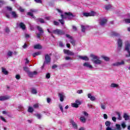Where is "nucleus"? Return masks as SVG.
<instances>
[{
  "label": "nucleus",
  "instance_id": "obj_1",
  "mask_svg": "<svg viewBox=\"0 0 130 130\" xmlns=\"http://www.w3.org/2000/svg\"><path fill=\"white\" fill-rule=\"evenodd\" d=\"M63 15V14L61 15V17L62 19H68L69 20H72V19H73V18H75L76 17L75 15H74V14H73V13H72L71 12H65L64 13Z\"/></svg>",
  "mask_w": 130,
  "mask_h": 130
},
{
  "label": "nucleus",
  "instance_id": "obj_2",
  "mask_svg": "<svg viewBox=\"0 0 130 130\" xmlns=\"http://www.w3.org/2000/svg\"><path fill=\"white\" fill-rule=\"evenodd\" d=\"M51 55V54H46L45 55V61L43 64L42 68H44L45 64H48V63H50V62L51 61V57H50Z\"/></svg>",
  "mask_w": 130,
  "mask_h": 130
},
{
  "label": "nucleus",
  "instance_id": "obj_3",
  "mask_svg": "<svg viewBox=\"0 0 130 130\" xmlns=\"http://www.w3.org/2000/svg\"><path fill=\"white\" fill-rule=\"evenodd\" d=\"M91 57H92V61H93V63H95V64H101V60L98 59V56H95V55L91 54L90 55Z\"/></svg>",
  "mask_w": 130,
  "mask_h": 130
},
{
  "label": "nucleus",
  "instance_id": "obj_4",
  "mask_svg": "<svg viewBox=\"0 0 130 130\" xmlns=\"http://www.w3.org/2000/svg\"><path fill=\"white\" fill-rule=\"evenodd\" d=\"M53 34H56L57 35H64L65 33L63 30L59 29H56L52 31Z\"/></svg>",
  "mask_w": 130,
  "mask_h": 130
},
{
  "label": "nucleus",
  "instance_id": "obj_5",
  "mask_svg": "<svg viewBox=\"0 0 130 130\" xmlns=\"http://www.w3.org/2000/svg\"><path fill=\"white\" fill-rule=\"evenodd\" d=\"M37 28L39 32H40L39 34H37V38L40 39V36H41L42 34H44V31L43 30V29H42L40 26H38Z\"/></svg>",
  "mask_w": 130,
  "mask_h": 130
},
{
  "label": "nucleus",
  "instance_id": "obj_6",
  "mask_svg": "<svg viewBox=\"0 0 130 130\" xmlns=\"http://www.w3.org/2000/svg\"><path fill=\"white\" fill-rule=\"evenodd\" d=\"M130 44L129 43H127L125 45V50L128 53V55L126 54L125 57H130Z\"/></svg>",
  "mask_w": 130,
  "mask_h": 130
},
{
  "label": "nucleus",
  "instance_id": "obj_7",
  "mask_svg": "<svg viewBox=\"0 0 130 130\" xmlns=\"http://www.w3.org/2000/svg\"><path fill=\"white\" fill-rule=\"evenodd\" d=\"M83 15L84 17H94L96 15V13L92 11L89 13L84 12L83 13Z\"/></svg>",
  "mask_w": 130,
  "mask_h": 130
},
{
  "label": "nucleus",
  "instance_id": "obj_8",
  "mask_svg": "<svg viewBox=\"0 0 130 130\" xmlns=\"http://www.w3.org/2000/svg\"><path fill=\"white\" fill-rule=\"evenodd\" d=\"M63 52L65 54H67V55H71V56L75 55V53L73 52H72L70 50L64 49Z\"/></svg>",
  "mask_w": 130,
  "mask_h": 130
},
{
  "label": "nucleus",
  "instance_id": "obj_9",
  "mask_svg": "<svg viewBox=\"0 0 130 130\" xmlns=\"http://www.w3.org/2000/svg\"><path fill=\"white\" fill-rule=\"evenodd\" d=\"M118 48V49H121L122 47V40L121 39H118L117 40Z\"/></svg>",
  "mask_w": 130,
  "mask_h": 130
},
{
  "label": "nucleus",
  "instance_id": "obj_10",
  "mask_svg": "<svg viewBox=\"0 0 130 130\" xmlns=\"http://www.w3.org/2000/svg\"><path fill=\"white\" fill-rule=\"evenodd\" d=\"M38 73L37 71H34V72H29L27 74L28 77L29 78H33L34 76L37 75Z\"/></svg>",
  "mask_w": 130,
  "mask_h": 130
},
{
  "label": "nucleus",
  "instance_id": "obj_11",
  "mask_svg": "<svg viewBox=\"0 0 130 130\" xmlns=\"http://www.w3.org/2000/svg\"><path fill=\"white\" fill-rule=\"evenodd\" d=\"M122 64H124V61L123 60L121 61V62H116V63H113L112 66L113 67H118Z\"/></svg>",
  "mask_w": 130,
  "mask_h": 130
},
{
  "label": "nucleus",
  "instance_id": "obj_12",
  "mask_svg": "<svg viewBox=\"0 0 130 130\" xmlns=\"http://www.w3.org/2000/svg\"><path fill=\"white\" fill-rule=\"evenodd\" d=\"M8 99H10V96L8 95L0 96V101H5L6 100H8Z\"/></svg>",
  "mask_w": 130,
  "mask_h": 130
},
{
  "label": "nucleus",
  "instance_id": "obj_13",
  "mask_svg": "<svg viewBox=\"0 0 130 130\" xmlns=\"http://www.w3.org/2000/svg\"><path fill=\"white\" fill-rule=\"evenodd\" d=\"M106 23H107V19L103 18L101 20V22H100V24L101 26H104L105 24H106Z\"/></svg>",
  "mask_w": 130,
  "mask_h": 130
},
{
  "label": "nucleus",
  "instance_id": "obj_14",
  "mask_svg": "<svg viewBox=\"0 0 130 130\" xmlns=\"http://www.w3.org/2000/svg\"><path fill=\"white\" fill-rule=\"evenodd\" d=\"M58 96L59 97L60 101L61 102H63V100L64 98V95H63V93H59Z\"/></svg>",
  "mask_w": 130,
  "mask_h": 130
},
{
  "label": "nucleus",
  "instance_id": "obj_15",
  "mask_svg": "<svg viewBox=\"0 0 130 130\" xmlns=\"http://www.w3.org/2000/svg\"><path fill=\"white\" fill-rule=\"evenodd\" d=\"M19 26L22 30H26V25L23 22H20L19 24Z\"/></svg>",
  "mask_w": 130,
  "mask_h": 130
},
{
  "label": "nucleus",
  "instance_id": "obj_16",
  "mask_svg": "<svg viewBox=\"0 0 130 130\" xmlns=\"http://www.w3.org/2000/svg\"><path fill=\"white\" fill-rule=\"evenodd\" d=\"M83 67H85L86 68H88V69H93V66L90 64L88 62H85L83 64Z\"/></svg>",
  "mask_w": 130,
  "mask_h": 130
},
{
  "label": "nucleus",
  "instance_id": "obj_17",
  "mask_svg": "<svg viewBox=\"0 0 130 130\" xmlns=\"http://www.w3.org/2000/svg\"><path fill=\"white\" fill-rule=\"evenodd\" d=\"M88 98H89L91 101H95L96 100V98L94 96H92V94L91 93H88Z\"/></svg>",
  "mask_w": 130,
  "mask_h": 130
},
{
  "label": "nucleus",
  "instance_id": "obj_18",
  "mask_svg": "<svg viewBox=\"0 0 130 130\" xmlns=\"http://www.w3.org/2000/svg\"><path fill=\"white\" fill-rule=\"evenodd\" d=\"M36 21L37 23H38V22H40V23H41L42 24H44V23H45V21H44V19L41 18L36 19Z\"/></svg>",
  "mask_w": 130,
  "mask_h": 130
},
{
  "label": "nucleus",
  "instance_id": "obj_19",
  "mask_svg": "<svg viewBox=\"0 0 130 130\" xmlns=\"http://www.w3.org/2000/svg\"><path fill=\"white\" fill-rule=\"evenodd\" d=\"M111 36H115V37H118V36H120V35L115 31H112L111 32Z\"/></svg>",
  "mask_w": 130,
  "mask_h": 130
},
{
  "label": "nucleus",
  "instance_id": "obj_20",
  "mask_svg": "<svg viewBox=\"0 0 130 130\" xmlns=\"http://www.w3.org/2000/svg\"><path fill=\"white\" fill-rule=\"evenodd\" d=\"M79 58H81V59H82V60H86L88 61L89 60V58H88L86 56H79Z\"/></svg>",
  "mask_w": 130,
  "mask_h": 130
},
{
  "label": "nucleus",
  "instance_id": "obj_21",
  "mask_svg": "<svg viewBox=\"0 0 130 130\" xmlns=\"http://www.w3.org/2000/svg\"><path fill=\"white\" fill-rule=\"evenodd\" d=\"M42 48V46L40 44H37L34 46L35 49H41Z\"/></svg>",
  "mask_w": 130,
  "mask_h": 130
},
{
  "label": "nucleus",
  "instance_id": "obj_22",
  "mask_svg": "<svg viewBox=\"0 0 130 130\" xmlns=\"http://www.w3.org/2000/svg\"><path fill=\"white\" fill-rule=\"evenodd\" d=\"M11 15L14 19H16V18H18V15H17V13H16V12L12 11L11 13Z\"/></svg>",
  "mask_w": 130,
  "mask_h": 130
},
{
  "label": "nucleus",
  "instance_id": "obj_23",
  "mask_svg": "<svg viewBox=\"0 0 130 130\" xmlns=\"http://www.w3.org/2000/svg\"><path fill=\"white\" fill-rule=\"evenodd\" d=\"M71 123L73 127L75 128V129H77V128H78V125L76 123V122H75V121H71Z\"/></svg>",
  "mask_w": 130,
  "mask_h": 130
},
{
  "label": "nucleus",
  "instance_id": "obj_24",
  "mask_svg": "<svg viewBox=\"0 0 130 130\" xmlns=\"http://www.w3.org/2000/svg\"><path fill=\"white\" fill-rule=\"evenodd\" d=\"M123 118H124L125 120H128L129 119V116H128L127 114L124 113V115L123 116Z\"/></svg>",
  "mask_w": 130,
  "mask_h": 130
},
{
  "label": "nucleus",
  "instance_id": "obj_25",
  "mask_svg": "<svg viewBox=\"0 0 130 130\" xmlns=\"http://www.w3.org/2000/svg\"><path fill=\"white\" fill-rule=\"evenodd\" d=\"M2 73H3V74H4V75H8L9 74V72H8V71H7V69H6L5 68H2Z\"/></svg>",
  "mask_w": 130,
  "mask_h": 130
},
{
  "label": "nucleus",
  "instance_id": "obj_26",
  "mask_svg": "<svg viewBox=\"0 0 130 130\" xmlns=\"http://www.w3.org/2000/svg\"><path fill=\"white\" fill-rule=\"evenodd\" d=\"M115 113H116V114H117V115H118L117 119H118V120H121L122 118L121 117V116L120 115V113L118 112H116Z\"/></svg>",
  "mask_w": 130,
  "mask_h": 130
},
{
  "label": "nucleus",
  "instance_id": "obj_27",
  "mask_svg": "<svg viewBox=\"0 0 130 130\" xmlns=\"http://www.w3.org/2000/svg\"><path fill=\"white\" fill-rule=\"evenodd\" d=\"M102 57L105 61H109V60H110V58L107 56H102Z\"/></svg>",
  "mask_w": 130,
  "mask_h": 130
},
{
  "label": "nucleus",
  "instance_id": "obj_28",
  "mask_svg": "<svg viewBox=\"0 0 130 130\" xmlns=\"http://www.w3.org/2000/svg\"><path fill=\"white\" fill-rule=\"evenodd\" d=\"M27 15L28 16H30V17H32L33 19H36V17L34 16V15H33V13L31 12H27Z\"/></svg>",
  "mask_w": 130,
  "mask_h": 130
},
{
  "label": "nucleus",
  "instance_id": "obj_29",
  "mask_svg": "<svg viewBox=\"0 0 130 130\" xmlns=\"http://www.w3.org/2000/svg\"><path fill=\"white\" fill-rule=\"evenodd\" d=\"M23 71H24L25 73H27V74H28L29 72H30V70H29V68L27 67H23Z\"/></svg>",
  "mask_w": 130,
  "mask_h": 130
},
{
  "label": "nucleus",
  "instance_id": "obj_30",
  "mask_svg": "<svg viewBox=\"0 0 130 130\" xmlns=\"http://www.w3.org/2000/svg\"><path fill=\"white\" fill-rule=\"evenodd\" d=\"M41 53H40V52L34 53L32 54V56H34V57H36V56H37L38 55H40Z\"/></svg>",
  "mask_w": 130,
  "mask_h": 130
},
{
  "label": "nucleus",
  "instance_id": "obj_31",
  "mask_svg": "<svg viewBox=\"0 0 130 130\" xmlns=\"http://www.w3.org/2000/svg\"><path fill=\"white\" fill-rule=\"evenodd\" d=\"M111 88H117L118 87V84L115 83H112L111 84Z\"/></svg>",
  "mask_w": 130,
  "mask_h": 130
},
{
  "label": "nucleus",
  "instance_id": "obj_32",
  "mask_svg": "<svg viewBox=\"0 0 130 130\" xmlns=\"http://www.w3.org/2000/svg\"><path fill=\"white\" fill-rule=\"evenodd\" d=\"M80 121L83 123L86 122V118L85 117H80Z\"/></svg>",
  "mask_w": 130,
  "mask_h": 130
},
{
  "label": "nucleus",
  "instance_id": "obj_33",
  "mask_svg": "<svg viewBox=\"0 0 130 130\" xmlns=\"http://www.w3.org/2000/svg\"><path fill=\"white\" fill-rule=\"evenodd\" d=\"M34 111V109L31 107H29L28 109V112L32 113Z\"/></svg>",
  "mask_w": 130,
  "mask_h": 130
},
{
  "label": "nucleus",
  "instance_id": "obj_34",
  "mask_svg": "<svg viewBox=\"0 0 130 130\" xmlns=\"http://www.w3.org/2000/svg\"><path fill=\"white\" fill-rule=\"evenodd\" d=\"M101 109H103V110H105L106 109V106H105V104H101Z\"/></svg>",
  "mask_w": 130,
  "mask_h": 130
},
{
  "label": "nucleus",
  "instance_id": "obj_35",
  "mask_svg": "<svg viewBox=\"0 0 130 130\" xmlns=\"http://www.w3.org/2000/svg\"><path fill=\"white\" fill-rule=\"evenodd\" d=\"M70 43H71V44H72V45H73V46H75V45H76V41L72 39H71V40H70Z\"/></svg>",
  "mask_w": 130,
  "mask_h": 130
},
{
  "label": "nucleus",
  "instance_id": "obj_36",
  "mask_svg": "<svg viewBox=\"0 0 130 130\" xmlns=\"http://www.w3.org/2000/svg\"><path fill=\"white\" fill-rule=\"evenodd\" d=\"M110 124H111V122H110V121H107L105 122V125H106V126H108V127L110 126Z\"/></svg>",
  "mask_w": 130,
  "mask_h": 130
},
{
  "label": "nucleus",
  "instance_id": "obj_37",
  "mask_svg": "<svg viewBox=\"0 0 130 130\" xmlns=\"http://www.w3.org/2000/svg\"><path fill=\"white\" fill-rule=\"evenodd\" d=\"M37 93V90H36V89L32 88L31 89V94H36Z\"/></svg>",
  "mask_w": 130,
  "mask_h": 130
},
{
  "label": "nucleus",
  "instance_id": "obj_38",
  "mask_svg": "<svg viewBox=\"0 0 130 130\" xmlns=\"http://www.w3.org/2000/svg\"><path fill=\"white\" fill-rule=\"evenodd\" d=\"M72 107H74V108H78L79 107V105L76 103L72 104Z\"/></svg>",
  "mask_w": 130,
  "mask_h": 130
},
{
  "label": "nucleus",
  "instance_id": "obj_39",
  "mask_svg": "<svg viewBox=\"0 0 130 130\" xmlns=\"http://www.w3.org/2000/svg\"><path fill=\"white\" fill-rule=\"evenodd\" d=\"M111 8H112V6L110 5H109L105 7V9H106V10H107V11H108V10H110V9H111Z\"/></svg>",
  "mask_w": 130,
  "mask_h": 130
},
{
  "label": "nucleus",
  "instance_id": "obj_40",
  "mask_svg": "<svg viewBox=\"0 0 130 130\" xmlns=\"http://www.w3.org/2000/svg\"><path fill=\"white\" fill-rule=\"evenodd\" d=\"M0 119L2 120V121H4V122H7V120L2 116H0Z\"/></svg>",
  "mask_w": 130,
  "mask_h": 130
},
{
  "label": "nucleus",
  "instance_id": "obj_41",
  "mask_svg": "<svg viewBox=\"0 0 130 130\" xmlns=\"http://www.w3.org/2000/svg\"><path fill=\"white\" fill-rule=\"evenodd\" d=\"M121 127L122 128L124 129L125 127H126V124H125V123L124 122H123V123L121 124Z\"/></svg>",
  "mask_w": 130,
  "mask_h": 130
},
{
  "label": "nucleus",
  "instance_id": "obj_42",
  "mask_svg": "<svg viewBox=\"0 0 130 130\" xmlns=\"http://www.w3.org/2000/svg\"><path fill=\"white\" fill-rule=\"evenodd\" d=\"M81 31L82 32H85V31H86V27H85V26L81 25Z\"/></svg>",
  "mask_w": 130,
  "mask_h": 130
},
{
  "label": "nucleus",
  "instance_id": "obj_43",
  "mask_svg": "<svg viewBox=\"0 0 130 130\" xmlns=\"http://www.w3.org/2000/svg\"><path fill=\"white\" fill-rule=\"evenodd\" d=\"M116 127L117 130H121V128L120 127V124H116Z\"/></svg>",
  "mask_w": 130,
  "mask_h": 130
},
{
  "label": "nucleus",
  "instance_id": "obj_44",
  "mask_svg": "<svg viewBox=\"0 0 130 130\" xmlns=\"http://www.w3.org/2000/svg\"><path fill=\"white\" fill-rule=\"evenodd\" d=\"M7 55H8V56H12L13 55V52L11 51H8L7 53Z\"/></svg>",
  "mask_w": 130,
  "mask_h": 130
},
{
  "label": "nucleus",
  "instance_id": "obj_45",
  "mask_svg": "<svg viewBox=\"0 0 130 130\" xmlns=\"http://www.w3.org/2000/svg\"><path fill=\"white\" fill-rule=\"evenodd\" d=\"M6 9H7L8 11H9V12H12V11H13V8H12V7H10L9 6H7L6 7Z\"/></svg>",
  "mask_w": 130,
  "mask_h": 130
},
{
  "label": "nucleus",
  "instance_id": "obj_46",
  "mask_svg": "<svg viewBox=\"0 0 130 130\" xmlns=\"http://www.w3.org/2000/svg\"><path fill=\"white\" fill-rule=\"evenodd\" d=\"M35 116H36L38 119H41V115L40 114H37L35 115Z\"/></svg>",
  "mask_w": 130,
  "mask_h": 130
},
{
  "label": "nucleus",
  "instance_id": "obj_47",
  "mask_svg": "<svg viewBox=\"0 0 130 130\" xmlns=\"http://www.w3.org/2000/svg\"><path fill=\"white\" fill-rule=\"evenodd\" d=\"M58 21L62 25H63V24H64V20L63 19H59Z\"/></svg>",
  "mask_w": 130,
  "mask_h": 130
},
{
  "label": "nucleus",
  "instance_id": "obj_48",
  "mask_svg": "<svg viewBox=\"0 0 130 130\" xmlns=\"http://www.w3.org/2000/svg\"><path fill=\"white\" fill-rule=\"evenodd\" d=\"M10 28H9V27H6V28H5V32H6V33H10Z\"/></svg>",
  "mask_w": 130,
  "mask_h": 130
},
{
  "label": "nucleus",
  "instance_id": "obj_49",
  "mask_svg": "<svg viewBox=\"0 0 130 130\" xmlns=\"http://www.w3.org/2000/svg\"><path fill=\"white\" fill-rule=\"evenodd\" d=\"M75 103H76V104H78V106H79V105H81V103L80 102V101L79 100H76V101H75Z\"/></svg>",
  "mask_w": 130,
  "mask_h": 130
},
{
  "label": "nucleus",
  "instance_id": "obj_50",
  "mask_svg": "<svg viewBox=\"0 0 130 130\" xmlns=\"http://www.w3.org/2000/svg\"><path fill=\"white\" fill-rule=\"evenodd\" d=\"M35 2H36V3H37V4H42V0H35Z\"/></svg>",
  "mask_w": 130,
  "mask_h": 130
},
{
  "label": "nucleus",
  "instance_id": "obj_51",
  "mask_svg": "<svg viewBox=\"0 0 130 130\" xmlns=\"http://www.w3.org/2000/svg\"><path fill=\"white\" fill-rule=\"evenodd\" d=\"M125 22L127 24H129L130 23V19H124Z\"/></svg>",
  "mask_w": 130,
  "mask_h": 130
},
{
  "label": "nucleus",
  "instance_id": "obj_52",
  "mask_svg": "<svg viewBox=\"0 0 130 130\" xmlns=\"http://www.w3.org/2000/svg\"><path fill=\"white\" fill-rule=\"evenodd\" d=\"M53 23H54V25H55V26H58L59 25V23H58V22H57V21H54Z\"/></svg>",
  "mask_w": 130,
  "mask_h": 130
},
{
  "label": "nucleus",
  "instance_id": "obj_53",
  "mask_svg": "<svg viewBox=\"0 0 130 130\" xmlns=\"http://www.w3.org/2000/svg\"><path fill=\"white\" fill-rule=\"evenodd\" d=\"M46 79H50V73H48L46 75Z\"/></svg>",
  "mask_w": 130,
  "mask_h": 130
},
{
  "label": "nucleus",
  "instance_id": "obj_54",
  "mask_svg": "<svg viewBox=\"0 0 130 130\" xmlns=\"http://www.w3.org/2000/svg\"><path fill=\"white\" fill-rule=\"evenodd\" d=\"M19 11L21 13H23V12H25V9H23L22 7H19Z\"/></svg>",
  "mask_w": 130,
  "mask_h": 130
},
{
  "label": "nucleus",
  "instance_id": "obj_55",
  "mask_svg": "<svg viewBox=\"0 0 130 130\" xmlns=\"http://www.w3.org/2000/svg\"><path fill=\"white\" fill-rule=\"evenodd\" d=\"M30 12H31V13H37L38 11L35 9H30Z\"/></svg>",
  "mask_w": 130,
  "mask_h": 130
},
{
  "label": "nucleus",
  "instance_id": "obj_56",
  "mask_svg": "<svg viewBox=\"0 0 130 130\" xmlns=\"http://www.w3.org/2000/svg\"><path fill=\"white\" fill-rule=\"evenodd\" d=\"M15 78L17 80H20L21 76H20V75H16Z\"/></svg>",
  "mask_w": 130,
  "mask_h": 130
},
{
  "label": "nucleus",
  "instance_id": "obj_57",
  "mask_svg": "<svg viewBox=\"0 0 130 130\" xmlns=\"http://www.w3.org/2000/svg\"><path fill=\"white\" fill-rule=\"evenodd\" d=\"M77 93H78V94H82V93H83V90H79L77 91Z\"/></svg>",
  "mask_w": 130,
  "mask_h": 130
},
{
  "label": "nucleus",
  "instance_id": "obj_58",
  "mask_svg": "<svg viewBox=\"0 0 130 130\" xmlns=\"http://www.w3.org/2000/svg\"><path fill=\"white\" fill-rule=\"evenodd\" d=\"M112 120L113 121H114V122H116V117H112Z\"/></svg>",
  "mask_w": 130,
  "mask_h": 130
},
{
  "label": "nucleus",
  "instance_id": "obj_59",
  "mask_svg": "<svg viewBox=\"0 0 130 130\" xmlns=\"http://www.w3.org/2000/svg\"><path fill=\"white\" fill-rule=\"evenodd\" d=\"M57 68V66L56 64H54L52 66V70H54V69H56Z\"/></svg>",
  "mask_w": 130,
  "mask_h": 130
},
{
  "label": "nucleus",
  "instance_id": "obj_60",
  "mask_svg": "<svg viewBox=\"0 0 130 130\" xmlns=\"http://www.w3.org/2000/svg\"><path fill=\"white\" fill-rule=\"evenodd\" d=\"M23 48H24V49L27 48V47H28V46L27 45V44L25 43L24 44V45L22 46Z\"/></svg>",
  "mask_w": 130,
  "mask_h": 130
},
{
  "label": "nucleus",
  "instance_id": "obj_61",
  "mask_svg": "<svg viewBox=\"0 0 130 130\" xmlns=\"http://www.w3.org/2000/svg\"><path fill=\"white\" fill-rule=\"evenodd\" d=\"M66 36L67 38H69V39H72L73 38V37H71L70 35L66 34Z\"/></svg>",
  "mask_w": 130,
  "mask_h": 130
},
{
  "label": "nucleus",
  "instance_id": "obj_62",
  "mask_svg": "<svg viewBox=\"0 0 130 130\" xmlns=\"http://www.w3.org/2000/svg\"><path fill=\"white\" fill-rule=\"evenodd\" d=\"M104 119H107V118H108V116H107V114H104Z\"/></svg>",
  "mask_w": 130,
  "mask_h": 130
},
{
  "label": "nucleus",
  "instance_id": "obj_63",
  "mask_svg": "<svg viewBox=\"0 0 130 130\" xmlns=\"http://www.w3.org/2000/svg\"><path fill=\"white\" fill-rule=\"evenodd\" d=\"M65 59L66 60H69L70 59H72V58H71V57H69V56H66V58H65Z\"/></svg>",
  "mask_w": 130,
  "mask_h": 130
},
{
  "label": "nucleus",
  "instance_id": "obj_64",
  "mask_svg": "<svg viewBox=\"0 0 130 130\" xmlns=\"http://www.w3.org/2000/svg\"><path fill=\"white\" fill-rule=\"evenodd\" d=\"M59 46H60L61 47H63V43H62V42H59Z\"/></svg>",
  "mask_w": 130,
  "mask_h": 130
}]
</instances>
